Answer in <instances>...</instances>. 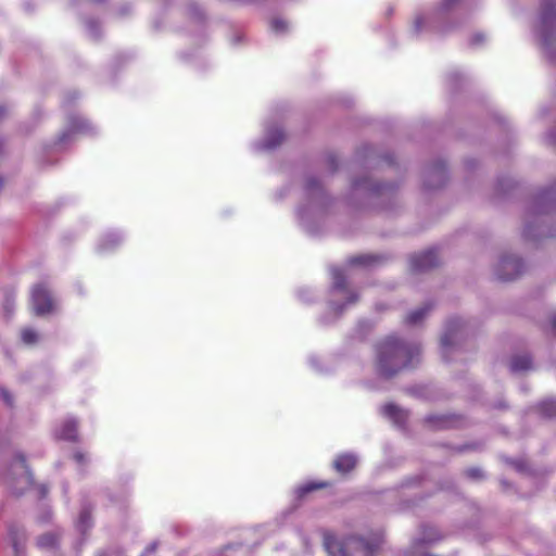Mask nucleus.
<instances>
[{
  "mask_svg": "<svg viewBox=\"0 0 556 556\" xmlns=\"http://www.w3.org/2000/svg\"><path fill=\"white\" fill-rule=\"evenodd\" d=\"M92 526L91 522V513L88 506H83L79 518L77 521V528L81 533H85Z\"/></svg>",
  "mask_w": 556,
  "mask_h": 556,
  "instance_id": "obj_26",
  "label": "nucleus"
},
{
  "mask_svg": "<svg viewBox=\"0 0 556 556\" xmlns=\"http://www.w3.org/2000/svg\"><path fill=\"white\" fill-rule=\"evenodd\" d=\"M86 29L90 37L98 38L100 35V26L97 21L90 18L86 21Z\"/></svg>",
  "mask_w": 556,
  "mask_h": 556,
  "instance_id": "obj_34",
  "label": "nucleus"
},
{
  "mask_svg": "<svg viewBox=\"0 0 556 556\" xmlns=\"http://www.w3.org/2000/svg\"><path fill=\"white\" fill-rule=\"evenodd\" d=\"M31 304L36 315L42 316L53 311V299L43 283L33 288Z\"/></svg>",
  "mask_w": 556,
  "mask_h": 556,
  "instance_id": "obj_15",
  "label": "nucleus"
},
{
  "mask_svg": "<svg viewBox=\"0 0 556 556\" xmlns=\"http://www.w3.org/2000/svg\"><path fill=\"white\" fill-rule=\"evenodd\" d=\"M22 341L27 344V345H31V344H35L38 339H39V334L38 332H36L34 329L31 328H26L22 331Z\"/></svg>",
  "mask_w": 556,
  "mask_h": 556,
  "instance_id": "obj_31",
  "label": "nucleus"
},
{
  "mask_svg": "<svg viewBox=\"0 0 556 556\" xmlns=\"http://www.w3.org/2000/svg\"><path fill=\"white\" fill-rule=\"evenodd\" d=\"M485 40V36L482 33H477L471 36L470 45L473 47L480 46Z\"/></svg>",
  "mask_w": 556,
  "mask_h": 556,
  "instance_id": "obj_37",
  "label": "nucleus"
},
{
  "mask_svg": "<svg viewBox=\"0 0 556 556\" xmlns=\"http://www.w3.org/2000/svg\"><path fill=\"white\" fill-rule=\"evenodd\" d=\"M328 162H329V165H330L332 172H334L337 169V166H338V162H337L336 156L334 155H330L328 157Z\"/></svg>",
  "mask_w": 556,
  "mask_h": 556,
  "instance_id": "obj_43",
  "label": "nucleus"
},
{
  "mask_svg": "<svg viewBox=\"0 0 556 556\" xmlns=\"http://www.w3.org/2000/svg\"><path fill=\"white\" fill-rule=\"evenodd\" d=\"M418 481H419L418 477H414V478H410V479L406 480V481H405V485H406V486H408V485H410L412 483H416V482H418Z\"/></svg>",
  "mask_w": 556,
  "mask_h": 556,
  "instance_id": "obj_45",
  "label": "nucleus"
},
{
  "mask_svg": "<svg viewBox=\"0 0 556 556\" xmlns=\"http://www.w3.org/2000/svg\"><path fill=\"white\" fill-rule=\"evenodd\" d=\"M7 113V108L4 105H0V119Z\"/></svg>",
  "mask_w": 556,
  "mask_h": 556,
  "instance_id": "obj_48",
  "label": "nucleus"
},
{
  "mask_svg": "<svg viewBox=\"0 0 556 556\" xmlns=\"http://www.w3.org/2000/svg\"><path fill=\"white\" fill-rule=\"evenodd\" d=\"M3 187V180L0 178V190L2 189Z\"/></svg>",
  "mask_w": 556,
  "mask_h": 556,
  "instance_id": "obj_51",
  "label": "nucleus"
},
{
  "mask_svg": "<svg viewBox=\"0 0 556 556\" xmlns=\"http://www.w3.org/2000/svg\"><path fill=\"white\" fill-rule=\"evenodd\" d=\"M39 491H40L41 497H43L48 493V488L46 485H40Z\"/></svg>",
  "mask_w": 556,
  "mask_h": 556,
  "instance_id": "obj_46",
  "label": "nucleus"
},
{
  "mask_svg": "<svg viewBox=\"0 0 556 556\" xmlns=\"http://www.w3.org/2000/svg\"><path fill=\"white\" fill-rule=\"evenodd\" d=\"M308 364L316 372L323 374L326 371L320 365V359L315 355L308 357Z\"/></svg>",
  "mask_w": 556,
  "mask_h": 556,
  "instance_id": "obj_35",
  "label": "nucleus"
},
{
  "mask_svg": "<svg viewBox=\"0 0 556 556\" xmlns=\"http://www.w3.org/2000/svg\"><path fill=\"white\" fill-rule=\"evenodd\" d=\"M458 0H441V2L431 11H419L416 13L413 23L415 35H421L428 31L445 33L447 27L444 25L447 13L454 8Z\"/></svg>",
  "mask_w": 556,
  "mask_h": 556,
  "instance_id": "obj_7",
  "label": "nucleus"
},
{
  "mask_svg": "<svg viewBox=\"0 0 556 556\" xmlns=\"http://www.w3.org/2000/svg\"><path fill=\"white\" fill-rule=\"evenodd\" d=\"M465 475H466V477H468L469 479H472V480H478L483 477L482 470L477 467L468 468L465 471Z\"/></svg>",
  "mask_w": 556,
  "mask_h": 556,
  "instance_id": "obj_36",
  "label": "nucleus"
},
{
  "mask_svg": "<svg viewBox=\"0 0 556 556\" xmlns=\"http://www.w3.org/2000/svg\"><path fill=\"white\" fill-rule=\"evenodd\" d=\"M420 346L389 337L377 346V368L381 376L391 378L418 362Z\"/></svg>",
  "mask_w": 556,
  "mask_h": 556,
  "instance_id": "obj_3",
  "label": "nucleus"
},
{
  "mask_svg": "<svg viewBox=\"0 0 556 556\" xmlns=\"http://www.w3.org/2000/svg\"><path fill=\"white\" fill-rule=\"evenodd\" d=\"M285 192H287V189L281 190V193H280L279 198H283L285 197Z\"/></svg>",
  "mask_w": 556,
  "mask_h": 556,
  "instance_id": "obj_49",
  "label": "nucleus"
},
{
  "mask_svg": "<svg viewBox=\"0 0 556 556\" xmlns=\"http://www.w3.org/2000/svg\"><path fill=\"white\" fill-rule=\"evenodd\" d=\"M549 324H551L553 332L556 334V312L554 314H552V316L549 318Z\"/></svg>",
  "mask_w": 556,
  "mask_h": 556,
  "instance_id": "obj_44",
  "label": "nucleus"
},
{
  "mask_svg": "<svg viewBox=\"0 0 556 556\" xmlns=\"http://www.w3.org/2000/svg\"><path fill=\"white\" fill-rule=\"evenodd\" d=\"M532 33L548 58H556V0H540Z\"/></svg>",
  "mask_w": 556,
  "mask_h": 556,
  "instance_id": "obj_6",
  "label": "nucleus"
},
{
  "mask_svg": "<svg viewBox=\"0 0 556 556\" xmlns=\"http://www.w3.org/2000/svg\"><path fill=\"white\" fill-rule=\"evenodd\" d=\"M394 189V184L374 181L369 176H364L352 180L351 201L389 195Z\"/></svg>",
  "mask_w": 556,
  "mask_h": 556,
  "instance_id": "obj_10",
  "label": "nucleus"
},
{
  "mask_svg": "<svg viewBox=\"0 0 556 556\" xmlns=\"http://www.w3.org/2000/svg\"><path fill=\"white\" fill-rule=\"evenodd\" d=\"M0 483L14 495H22L31 485L33 478L24 455L16 454L0 472Z\"/></svg>",
  "mask_w": 556,
  "mask_h": 556,
  "instance_id": "obj_8",
  "label": "nucleus"
},
{
  "mask_svg": "<svg viewBox=\"0 0 556 556\" xmlns=\"http://www.w3.org/2000/svg\"><path fill=\"white\" fill-rule=\"evenodd\" d=\"M73 457L78 465H84L88 462L87 455L79 451L75 452Z\"/></svg>",
  "mask_w": 556,
  "mask_h": 556,
  "instance_id": "obj_38",
  "label": "nucleus"
},
{
  "mask_svg": "<svg viewBox=\"0 0 556 556\" xmlns=\"http://www.w3.org/2000/svg\"><path fill=\"white\" fill-rule=\"evenodd\" d=\"M376 152L374 148L366 146L357 152V159L364 165H369L374 161Z\"/></svg>",
  "mask_w": 556,
  "mask_h": 556,
  "instance_id": "obj_28",
  "label": "nucleus"
},
{
  "mask_svg": "<svg viewBox=\"0 0 556 556\" xmlns=\"http://www.w3.org/2000/svg\"><path fill=\"white\" fill-rule=\"evenodd\" d=\"M358 462V457L354 453H343L333 460V468L340 473H348L353 470Z\"/></svg>",
  "mask_w": 556,
  "mask_h": 556,
  "instance_id": "obj_21",
  "label": "nucleus"
},
{
  "mask_svg": "<svg viewBox=\"0 0 556 556\" xmlns=\"http://www.w3.org/2000/svg\"><path fill=\"white\" fill-rule=\"evenodd\" d=\"M328 483L327 482H307V483H304L300 486H298V489L295 490V493H296V496L299 498L305 496L306 494H308L309 492L314 491V490H317V489H321V488H325L327 486Z\"/></svg>",
  "mask_w": 556,
  "mask_h": 556,
  "instance_id": "obj_27",
  "label": "nucleus"
},
{
  "mask_svg": "<svg viewBox=\"0 0 556 556\" xmlns=\"http://www.w3.org/2000/svg\"><path fill=\"white\" fill-rule=\"evenodd\" d=\"M332 198L323 187L319 179L313 175L305 177L303 199L296 208L300 226L311 235H317L325 222Z\"/></svg>",
  "mask_w": 556,
  "mask_h": 556,
  "instance_id": "obj_2",
  "label": "nucleus"
},
{
  "mask_svg": "<svg viewBox=\"0 0 556 556\" xmlns=\"http://www.w3.org/2000/svg\"><path fill=\"white\" fill-rule=\"evenodd\" d=\"M156 549V543H151L146 549L144 552L140 555V556H149L151 554H153Z\"/></svg>",
  "mask_w": 556,
  "mask_h": 556,
  "instance_id": "obj_40",
  "label": "nucleus"
},
{
  "mask_svg": "<svg viewBox=\"0 0 556 556\" xmlns=\"http://www.w3.org/2000/svg\"><path fill=\"white\" fill-rule=\"evenodd\" d=\"M556 208V182L541 191L528 211L522 236L527 241L538 242L545 237L554 236L552 226L546 225L545 215Z\"/></svg>",
  "mask_w": 556,
  "mask_h": 556,
  "instance_id": "obj_4",
  "label": "nucleus"
},
{
  "mask_svg": "<svg viewBox=\"0 0 556 556\" xmlns=\"http://www.w3.org/2000/svg\"><path fill=\"white\" fill-rule=\"evenodd\" d=\"M547 140L551 144H554L556 147V128L553 129L548 135H547Z\"/></svg>",
  "mask_w": 556,
  "mask_h": 556,
  "instance_id": "obj_42",
  "label": "nucleus"
},
{
  "mask_svg": "<svg viewBox=\"0 0 556 556\" xmlns=\"http://www.w3.org/2000/svg\"><path fill=\"white\" fill-rule=\"evenodd\" d=\"M468 323L459 317L447 319L441 336V354L448 362L452 355L459 351L468 334Z\"/></svg>",
  "mask_w": 556,
  "mask_h": 556,
  "instance_id": "obj_9",
  "label": "nucleus"
},
{
  "mask_svg": "<svg viewBox=\"0 0 556 556\" xmlns=\"http://www.w3.org/2000/svg\"><path fill=\"white\" fill-rule=\"evenodd\" d=\"M382 542V530L372 532L368 539L350 536L344 541L331 533L324 534V546L329 556H374Z\"/></svg>",
  "mask_w": 556,
  "mask_h": 556,
  "instance_id": "obj_5",
  "label": "nucleus"
},
{
  "mask_svg": "<svg viewBox=\"0 0 556 556\" xmlns=\"http://www.w3.org/2000/svg\"><path fill=\"white\" fill-rule=\"evenodd\" d=\"M15 303V293L14 291H9L5 293L3 301V311L5 316L9 318L13 314Z\"/></svg>",
  "mask_w": 556,
  "mask_h": 556,
  "instance_id": "obj_29",
  "label": "nucleus"
},
{
  "mask_svg": "<svg viewBox=\"0 0 556 556\" xmlns=\"http://www.w3.org/2000/svg\"><path fill=\"white\" fill-rule=\"evenodd\" d=\"M93 130L94 127L90 121L77 113L70 114L65 129L60 134L54 144L56 147L67 144L76 135H89L92 134Z\"/></svg>",
  "mask_w": 556,
  "mask_h": 556,
  "instance_id": "obj_12",
  "label": "nucleus"
},
{
  "mask_svg": "<svg viewBox=\"0 0 556 556\" xmlns=\"http://www.w3.org/2000/svg\"><path fill=\"white\" fill-rule=\"evenodd\" d=\"M270 28L274 33L280 35L287 30L288 24L282 18H274L270 23Z\"/></svg>",
  "mask_w": 556,
  "mask_h": 556,
  "instance_id": "obj_33",
  "label": "nucleus"
},
{
  "mask_svg": "<svg viewBox=\"0 0 556 556\" xmlns=\"http://www.w3.org/2000/svg\"><path fill=\"white\" fill-rule=\"evenodd\" d=\"M8 539L12 545L14 556H22L24 553V544L26 540L25 531L17 525L8 527Z\"/></svg>",
  "mask_w": 556,
  "mask_h": 556,
  "instance_id": "obj_18",
  "label": "nucleus"
},
{
  "mask_svg": "<svg viewBox=\"0 0 556 556\" xmlns=\"http://www.w3.org/2000/svg\"><path fill=\"white\" fill-rule=\"evenodd\" d=\"M381 414L397 427H404L408 413L401 407L389 403L381 407Z\"/></svg>",
  "mask_w": 556,
  "mask_h": 556,
  "instance_id": "obj_19",
  "label": "nucleus"
},
{
  "mask_svg": "<svg viewBox=\"0 0 556 556\" xmlns=\"http://www.w3.org/2000/svg\"><path fill=\"white\" fill-rule=\"evenodd\" d=\"M37 544L40 548L54 547L56 544V536L53 533H46L38 539Z\"/></svg>",
  "mask_w": 556,
  "mask_h": 556,
  "instance_id": "obj_30",
  "label": "nucleus"
},
{
  "mask_svg": "<svg viewBox=\"0 0 556 556\" xmlns=\"http://www.w3.org/2000/svg\"><path fill=\"white\" fill-rule=\"evenodd\" d=\"M77 426L78 421L75 418H66L56 430V437L61 440L75 442L78 438Z\"/></svg>",
  "mask_w": 556,
  "mask_h": 556,
  "instance_id": "obj_20",
  "label": "nucleus"
},
{
  "mask_svg": "<svg viewBox=\"0 0 556 556\" xmlns=\"http://www.w3.org/2000/svg\"><path fill=\"white\" fill-rule=\"evenodd\" d=\"M123 241L124 237L122 233L117 231H109L100 238L97 244V251L101 254L110 253L119 247Z\"/></svg>",
  "mask_w": 556,
  "mask_h": 556,
  "instance_id": "obj_17",
  "label": "nucleus"
},
{
  "mask_svg": "<svg viewBox=\"0 0 556 556\" xmlns=\"http://www.w3.org/2000/svg\"><path fill=\"white\" fill-rule=\"evenodd\" d=\"M448 178V173L443 161L438 160L425 169L424 186L433 190L443 187Z\"/></svg>",
  "mask_w": 556,
  "mask_h": 556,
  "instance_id": "obj_13",
  "label": "nucleus"
},
{
  "mask_svg": "<svg viewBox=\"0 0 556 556\" xmlns=\"http://www.w3.org/2000/svg\"><path fill=\"white\" fill-rule=\"evenodd\" d=\"M189 15H190V18L192 20V22L197 26H201L202 25L204 15H203L201 9L197 4H191L189 7Z\"/></svg>",
  "mask_w": 556,
  "mask_h": 556,
  "instance_id": "obj_32",
  "label": "nucleus"
},
{
  "mask_svg": "<svg viewBox=\"0 0 556 556\" xmlns=\"http://www.w3.org/2000/svg\"><path fill=\"white\" fill-rule=\"evenodd\" d=\"M432 308V304L430 302L425 303L422 306L414 309L406 316V324L416 326L424 320V318L429 314Z\"/></svg>",
  "mask_w": 556,
  "mask_h": 556,
  "instance_id": "obj_23",
  "label": "nucleus"
},
{
  "mask_svg": "<svg viewBox=\"0 0 556 556\" xmlns=\"http://www.w3.org/2000/svg\"><path fill=\"white\" fill-rule=\"evenodd\" d=\"M382 260L381 255L362 254L350 257L346 268L331 267L332 283L326 313L320 317L323 325H330L339 319L344 312L358 301V294L348 289V278L353 267L371 268Z\"/></svg>",
  "mask_w": 556,
  "mask_h": 556,
  "instance_id": "obj_1",
  "label": "nucleus"
},
{
  "mask_svg": "<svg viewBox=\"0 0 556 556\" xmlns=\"http://www.w3.org/2000/svg\"><path fill=\"white\" fill-rule=\"evenodd\" d=\"M438 264L439 256L435 249H429L410 257V267L416 273L429 270Z\"/></svg>",
  "mask_w": 556,
  "mask_h": 556,
  "instance_id": "obj_16",
  "label": "nucleus"
},
{
  "mask_svg": "<svg viewBox=\"0 0 556 556\" xmlns=\"http://www.w3.org/2000/svg\"><path fill=\"white\" fill-rule=\"evenodd\" d=\"M536 409L544 417H556V400L546 399L538 404Z\"/></svg>",
  "mask_w": 556,
  "mask_h": 556,
  "instance_id": "obj_25",
  "label": "nucleus"
},
{
  "mask_svg": "<svg viewBox=\"0 0 556 556\" xmlns=\"http://www.w3.org/2000/svg\"><path fill=\"white\" fill-rule=\"evenodd\" d=\"M458 75H459V74H458V73H456V72H455V73H451V74L448 75V79H450V80H456V78L458 77Z\"/></svg>",
  "mask_w": 556,
  "mask_h": 556,
  "instance_id": "obj_47",
  "label": "nucleus"
},
{
  "mask_svg": "<svg viewBox=\"0 0 556 556\" xmlns=\"http://www.w3.org/2000/svg\"><path fill=\"white\" fill-rule=\"evenodd\" d=\"M285 139L282 129L274 124L267 123L265 125L264 138L255 141L252 148L256 152L271 151L279 147Z\"/></svg>",
  "mask_w": 556,
  "mask_h": 556,
  "instance_id": "obj_14",
  "label": "nucleus"
},
{
  "mask_svg": "<svg viewBox=\"0 0 556 556\" xmlns=\"http://www.w3.org/2000/svg\"><path fill=\"white\" fill-rule=\"evenodd\" d=\"M78 96H79V94H78V92H77V91H70V92L65 96V98H64V100H63V103L65 104V103H67V102H70V101H72V100H74V99H77V98H78Z\"/></svg>",
  "mask_w": 556,
  "mask_h": 556,
  "instance_id": "obj_41",
  "label": "nucleus"
},
{
  "mask_svg": "<svg viewBox=\"0 0 556 556\" xmlns=\"http://www.w3.org/2000/svg\"><path fill=\"white\" fill-rule=\"evenodd\" d=\"M0 395H1L2 400H3L8 405H10V406L12 405L13 400H12V396H11V394L9 393V391H7L5 389H1V390H0Z\"/></svg>",
  "mask_w": 556,
  "mask_h": 556,
  "instance_id": "obj_39",
  "label": "nucleus"
},
{
  "mask_svg": "<svg viewBox=\"0 0 556 556\" xmlns=\"http://www.w3.org/2000/svg\"><path fill=\"white\" fill-rule=\"evenodd\" d=\"M509 367L513 372L522 374L532 369V358L527 353L515 354L511 356Z\"/></svg>",
  "mask_w": 556,
  "mask_h": 556,
  "instance_id": "obj_22",
  "label": "nucleus"
},
{
  "mask_svg": "<svg viewBox=\"0 0 556 556\" xmlns=\"http://www.w3.org/2000/svg\"><path fill=\"white\" fill-rule=\"evenodd\" d=\"M426 422L435 429H445L453 427L455 424L454 417L448 415H429Z\"/></svg>",
  "mask_w": 556,
  "mask_h": 556,
  "instance_id": "obj_24",
  "label": "nucleus"
},
{
  "mask_svg": "<svg viewBox=\"0 0 556 556\" xmlns=\"http://www.w3.org/2000/svg\"><path fill=\"white\" fill-rule=\"evenodd\" d=\"M386 161H387L388 163H392V160H391L389 156H387V157H386Z\"/></svg>",
  "mask_w": 556,
  "mask_h": 556,
  "instance_id": "obj_50",
  "label": "nucleus"
},
{
  "mask_svg": "<svg viewBox=\"0 0 556 556\" xmlns=\"http://www.w3.org/2000/svg\"><path fill=\"white\" fill-rule=\"evenodd\" d=\"M527 269L521 257L516 254L503 253L494 268V274L502 281H511L519 278Z\"/></svg>",
  "mask_w": 556,
  "mask_h": 556,
  "instance_id": "obj_11",
  "label": "nucleus"
}]
</instances>
